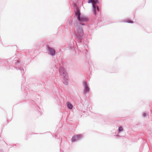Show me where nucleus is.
Returning a JSON list of instances; mask_svg holds the SVG:
<instances>
[{
	"instance_id": "obj_1",
	"label": "nucleus",
	"mask_w": 152,
	"mask_h": 152,
	"mask_svg": "<svg viewBox=\"0 0 152 152\" xmlns=\"http://www.w3.org/2000/svg\"><path fill=\"white\" fill-rule=\"evenodd\" d=\"M3 63L8 69H10V66L12 64L17 70H20L22 75L24 73V70L21 67V64L18 57H15L14 58L5 59L4 60Z\"/></svg>"
},
{
	"instance_id": "obj_2",
	"label": "nucleus",
	"mask_w": 152,
	"mask_h": 152,
	"mask_svg": "<svg viewBox=\"0 0 152 152\" xmlns=\"http://www.w3.org/2000/svg\"><path fill=\"white\" fill-rule=\"evenodd\" d=\"M84 26L85 24L83 23L76 22L75 24V26L76 28L77 33L76 35L80 42H81L83 35V31L80 25Z\"/></svg>"
},
{
	"instance_id": "obj_3",
	"label": "nucleus",
	"mask_w": 152,
	"mask_h": 152,
	"mask_svg": "<svg viewBox=\"0 0 152 152\" xmlns=\"http://www.w3.org/2000/svg\"><path fill=\"white\" fill-rule=\"evenodd\" d=\"M59 73L63 77V82L66 85L68 84V76L65 69L63 67H61L59 69Z\"/></svg>"
},
{
	"instance_id": "obj_4",
	"label": "nucleus",
	"mask_w": 152,
	"mask_h": 152,
	"mask_svg": "<svg viewBox=\"0 0 152 152\" xmlns=\"http://www.w3.org/2000/svg\"><path fill=\"white\" fill-rule=\"evenodd\" d=\"M88 3H92V11L93 13L95 15H96V10H97V11L99 12L100 11L99 8L98 6H96L94 4L93 2V0H88Z\"/></svg>"
},
{
	"instance_id": "obj_5",
	"label": "nucleus",
	"mask_w": 152,
	"mask_h": 152,
	"mask_svg": "<svg viewBox=\"0 0 152 152\" xmlns=\"http://www.w3.org/2000/svg\"><path fill=\"white\" fill-rule=\"evenodd\" d=\"M83 85L84 88L83 93L84 95H86V93L89 92L90 89L86 81H84L83 82Z\"/></svg>"
},
{
	"instance_id": "obj_6",
	"label": "nucleus",
	"mask_w": 152,
	"mask_h": 152,
	"mask_svg": "<svg viewBox=\"0 0 152 152\" xmlns=\"http://www.w3.org/2000/svg\"><path fill=\"white\" fill-rule=\"evenodd\" d=\"M83 138L82 134H79L73 136L72 138V142H77L81 140Z\"/></svg>"
},
{
	"instance_id": "obj_7",
	"label": "nucleus",
	"mask_w": 152,
	"mask_h": 152,
	"mask_svg": "<svg viewBox=\"0 0 152 152\" xmlns=\"http://www.w3.org/2000/svg\"><path fill=\"white\" fill-rule=\"evenodd\" d=\"M47 49L48 52V53L50 55L53 56L55 55L56 50L53 48H50L48 46Z\"/></svg>"
},
{
	"instance_id": "obj_8",
	"label": "nucleus",
	"mask_w": 152,
	"mask_h": 152,
	"mask_svg": "<svg viewBox=\"0 0 152 152\" xmlns=\"http://www.w3.org/2000/svg\"><path fill=\"white\" fill-rule=\"evenodd\" d=\"M80 23H83V22H87L89 21V18L86 16H79V19L77 20Z\"/></svg>"
},
{
	"instance_id": "obj_9",
	"label": "nucleus",
	"mask_w": 152,
	"mask_h": 152,
	"mask_svg": "<svg viewBox=\"0 0 152 152\" xmlns=\"http://www.w3.org/2000/svg\"><path fill=\"white\" fill-rule=\"evenodd\" d=\"M75 15L76 16L77 20L79 19V16L81 15L80 10L78 8L76 7V10L75 11Z\"/></svg>"
},
{
	"instance_id": "obj_10",
	"label": "nucleus",
	"mask_w": 152,
	"mask_h": 152,
	"mask_svg": "<svg viewBox=\"0 0 152 152\" xmlns=\"http://www.w3.org/2000/svg\"><path fill=\"white\" fill-rule=\"evenodd\" d=\"M67 107L69 109L71 110L72 109L73 106L69 102H68L66 103Z\"/></svg>"
},
{
	"instance_id": "obj_11",
	"label": "nucleus",
	"mask_w": 152,
	"mask_h": 152,
	"mask_svg": "<svg viewBox=\"0 0 152 152\" xmlns=\"http://www.w3.org/2000/svg\"><path fill=\"white\" fill-rule=\"evenodd\" d=\"M93 2L94 4L96 5V4H99V1L98 0H93Z\"/></svg>"
},
{
	"instance_id": "obj_12",
	"label": "nucleus",
	"mask_w": 152,
	"mask_h": 152,
	"mask_svg": "<svg viewBox=\"0 0 152 152\" xmlns=\"http://www.w3.org/2000/svg\"><path fill=\"white\" fill-rule=\"evenodd\" d=\"M126 22L127 23H134V22L131 20H127Z\"/></svg>"
},
{
	"instance_id": "obj_13",
	"label": "nucleus",
	"mask_w": 152,
	"mask_h": 152,
	"mask_svg": "<svg viewBox=\"0 0 152 152\" xmlns=\"http://www.w3.org/2000/svg\"><path fill=\"white\" fill-rule=\"evenodd\" d=\"M123 131V128L121 127H119L118 128V131L119 132Z\"/></svg>"
},
{
	"instance_id": "obj_14",
	"label": "nucleus",
	"mask_w": 152,
	"mask_h": 152,
	"mask_svg": "<svg viewBox=\"0 0 152 152\" xmlns=\"http://www.w3.org/2000/svg\"><path fill=\"white\" fill-rule=\"evenodd\" d=\"M142 116L144 117H145L147 116V114L146 113H143L142 114Z\"/></svg>"
},
{
	"instance_id": "obj_15",
	"label": "nucleus",
	"mask_w": 152,
	"mask_h": 152,
	"mask_svg": "<svg viewBox=\"0 0 152 152\" xmlns=\"http://www.w3.org/2000/svg\"><path fill=\"white\" fill-rule=\"evenodd\" d=\"M74 7H75V8H76V7H77L76 4H74Z\"/></svg>"
},
{
	"instance_id": "obj_16",
	"label": "nucleus",
	"mask_w": 152,
	"mask_h": 152,
	"mask_svg": "<svg viewBox=\"0 0 152 152\" xmlns=\"http://www.w3.org/2000/svg\"><path fill=\"white\" fill-rule=\"evenodd\" d=\"M77 48H80L79 47V46H78V45H77Z\"/></svg>"
},
{
	"instance_id": "obj_17",
	"label": "nucleus",
	"mask_w": 152,
	"mask_h": 152,
	"mask_svg": "<svg viewBox=\"0 0 152 152\" xmlns=\"http://www.w3.org/2000/svg\"><path fill=\"white\" fill-rule=\"evenodd\" d=\"M116 136H119V135H116Z\"/></svg>"
}]
</instances>
